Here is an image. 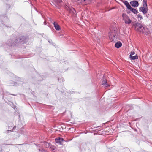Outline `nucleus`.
Returning <instances> with one entry per match:
<instances>
[{"mask_svg":"<svg viewBox=\"0 0 152 152\" xmlns=\"http://www.w3.org/2000/svg\"><path fill=\"white\" fill-rule=\"evenodd\" d=\"M12 95H13V96H15V94H12Z\"/></svg>","mask_w":152,"mask_h":152,"instance_id":"58836bf2","label":"nucleus"},{"mask_svg":"<svg viewBox=\"0 0 152 152\" xmlns=\"http://www.w3.org/2000/svg\"><path fill=\"white\" fill-rule=\"evenodd\" d=\"M149 16V14H147V15H146V16H147V17H148Z\"/></svg>","mask_w":152,"mask_h":152,"instance_id":"72a5a7b5","label":"nucleus"},{"mask_svg":"<svg viewBox=\"0 0 152 152\" xmlns=\"http://www.w3.org/2000/svg\"><path fill=\"white\" fill-rule=\"evenodd\" d=\"M48 20H49V21H50L51 22H52V20L50 18H48Z\"/></svg>","mask_w":152,"mask_h":152,"instance_id":"c85d7f7f","label":"nucleus"},{"mask_svg":"<svg viewBox=\"0 0 152 152\" xmlns=\"http://www.w3.org/2000/svg\"><path fill=\"white\" fill-rule=\"evenodd\" d=\"M12 4H13L15 2V0H12Z\"/></svg>","mask_w":152,"mask_h":152,"instance_id":"c756f323","label":"nucleus"},{"mask_svg":"<svg viewBox=\"0 0 152 152\" xmlns=\"http://www.w3.org/2000/svg\"><path fill=\"white\" fill-rule=\"evenodd\" d=\"M39 80H41V79H39Z\"/></svg>","mask_w":152,"mask_h":152,"instance_id":"a18cd8bd","label":"nucleus"},{"mask_svg":"<svg viewBox=\"0 0 152 152\" xmlns=\"http://www.w3.org/2000/svg\"><path fill=\"white\" fill-rule=\"evenodd\" d=\"M48 41V42L50 44H54L53 42H52V41L51 40H49Z\"/></svg>","mask_w":152,"mask_h":152,"instance_id":"cd10ccee","label":"nucleus"},{"mask_svg":"<svg viewBox=\"0 0 152 152\" xmlns=\"http://www.w3.org/2000/svg\"><path fill=\"white\" fill-rule=\"evenodd\" d=\"M44 25H46V21H45L44 22Z\"/></svg>","mask_w":152,"mask_h":152,"instance_id":"7c9ffc66","label":"nucleus"},{"mask_svg":"<svg viewBox=\"0 0 152 152\" xmlns=\"http://www.w3.org/2000/svg\"><path fill=\"white\" fill-rule=\"evenodd\" d=\"M132 24L133 26H134L135 28L137 27H138L139 28H137V30L138 31H140L142 32H144L143 31V29L145 26H142L141 23L137 22L136 23H134V22H132Z\"/></svg>","mask_w":152,"mask_h":152,"instance_id":"7ed1b4c3","label":"nucleus"},{"mask_svg":"<svg viewBox=\"0 0 152 152\" xmlns=\"http://www.w3.org/2000/svg\"><path fill=\"white\" fill-rule=\"evenodd\" d=\"M143 31H144V32H143V33H145L146 34H148L150 33V31L146 27H145L143 29Z\"/></svg>","mask_w":152,"mask_h":152,"instance_id":"f3484780","label":"nucleus"},{"mask_svg":"<svg viewBox=\"0 0 152 152\" xmlns=\"http://www.w3.org/2000/svg\"><path fill=\"white\" fill-rule=\"evenodd\" d=\"M39 77H41V76H40V75H39Z\"/></svg>","mask_w":152,"mask_h":152,"instance_id":"ea45409f","label":"nucleus"},{"mask_svg":"<svg viewBox=\"0 0 152 152\" xmlns=\"http://www.w3.org/2000/svg\"><path fill=\"white\" fill-rule=\"evenodd\" d=\"M139 10L140 12H142L144 14H145L148 11V7H141L139 8Z\"/></svg>","mask_w":152,"mask_h":152,"instance_id":"6e6552de","label":"nucleus"},{"mask_svg":"<svg viewBox=\"0 0 152 152\" xmlns=\"http://www.w3.org/2000/svg\"><path fill=\"white\" fill-rule=\"evenodd\" d=\"M34 144L38 147H41V144Z\"/></svg>","mask_w":152,"mask_h":152,"instance_id":"b1692460","label":"nucleus"},{"mask_svg":"<svg viewBox=\"0 0 152 152\" xmlns=\"http://www.w3.org/2000/svg\"><path fill=\"white\" fill-rule=\"evenodd\" d=\"M130 12H127V13H130Z\"/></svg>","mask_w":152,"mask_h":152,"instance_id":"4c0bfd02","label":"nucleus"},{"mask_svg":"<svg viewBox=\"0 0 152 152\" xmlns=\"http://www.w3.org/2000/svg\"><path fill=\"white\" fill-rule=\"evenodd\" d=\"M38 150H39V151H40L41 150L39 148V149H38Z\"/></svg>","mask_w":152,"mask_h":152,"instance_id":"c9c22d12","label":"nucleus"},{"mask_svg":"<svg viewBox=\"0 0 152 152\" xmlns=\"http://www.w3.org/2000/svg\"><path fill=\"white\" fill-rule=\"evenodd\" d=\"M130 5L134 7H136L139 5L138 2L136 0H133L130 2Z\"/></svg>","mask_w":152,"mask_h":152,"instance_id":"0eeeda50","label":"nucleus"},{"mask_svg":"<svg viewBox=\"0 0 152 152\" xmlns=\"http://www.w3.org/2000/svg\"><path fill=\"white\" fill-rule=\"evenodd\" d=\"M7 133H9V130H7Z\"/></svg>","mask_w":152,"mask_h":152,"instance_id":"e433bc0d","label":"nucleus"},{"mask_svg":"<svg viewBox=\"0 0 152 152\" xmlns=\"http://www.w3.org/2000/svg\"><path fill=\"white\" fill-rule=\"evenodd\" d=\"M147 0H143V6L144 7H147Z\"/></svg>","mask_w":152,"mask_h":152,"instance_id":"6ab92c4d","label":"nucleus"},{"mask_svg":"<svg viewBox=\"0 0 152 152\" xmlns=\"http://www.w3.org/2000/svg\"><path fill=\"white\" fill-rule=\"evenodd\" d=\"M20 43L19 39H17L15 40L13 42V43L11 45V46H17L19 45V44Z\"/></svg>","mask_w":152,"mask_h":152,"instance_id":"9d476101","label":"nucleus"},{"mask_svg":"<svg viewBox=\"0 0 152 152\" xmlns=\"http://www.w3.org/2000/svg\"><path fill=\"white\" fill-rule=\"evenodd\" d=\"M134 54H135V52L134 51H131L130 53V54L129 55V56L130 57L132 56V55H134Z\"/></svg>","mask_w":152,"mask_h":152,"instance_id":"4be33fe9","label":"nucleus"},{"mask_svg":"<svg viewBox=\"0 0 152 152\" xmlns=\"http://www.w3.org/2000/svg\"><path fill=\"white\" fill-rule=\"evenodd\" d=\"M10 105L12 107V108L16 112V110H17V108L16 106L12 102H10Z\"/></svg>","mask_w":152,"mask_h":152,"instance_id":"2eb2a0df","label":"nucleus"},{"mask_svg":"<svg viewBox=\"0 0 152 152\" xmlns=\"http://www.w3.org/2000/svg\"><path fill=\"white\" fill-rule=\"evenodd\" d=\"M128 17L126 14L123 13L122 15V17L123 18L124 20L126 18Z\"/></svg>","mask_w":152,"mask_h":152,"instance_id":"aec40b11","label":"nucleus"},{"mask_svg":"<svg viewBox=\"0 0 152 152\" xmlns=\"http://www.w3.org/2000/svg\"><path fill=\"white\" fill-rule=\"evenodd\" d=\"M65 7L66 9L72 16H75L76 15V11L73 8H70L67 6H66Z\"/></svg>","mask_w":152,"mask_h":152,"instance_id":"20e7f679","label":"nucleus"},{"mask_svg":"<svg viewBox=\"0 0 152 152\" xmlns=\"http://www.w3.org/2000/svg\"><path fill=\"white\" fill-rule=\"evenodd\" d=\"M122 45V43L120 41H118L115 43V46L117 48H120Z\"/></svg>","mask_w":152,"mask_h":152,"instance_id":"f8f14e48","label":"nucleus"},{"mask_svg":"<svg viewBox=\"0 0 152 152\" xmlns=\"http://www.w3.org/2000/svg\"><path fill=\"white\" fill-rule=\"evenodd\" d=\"M137 17L139 18H140L141 20L142 19V17L140 14H138V15H137Z\"/></svg>","mask_w":152,"mask_h":152,"instance_id":"5701e85b","label":"nucleus"},{"mask_svg":"<svg viewBox=\"0 0 152 152\" xmlns=\"http://www.w3.org/2000/svg\"><path fill=\"white\" fill-rule=\"evenodd\" d=\"M55 2L57 3H59L61 1V0H55Z\"/></svg>","mask_w":152,"mask_h":152,"instance_id":"393cba45","label":"nucleus"},{"mask_svg":"<svg viewBox=\"0 0 152 152\" xmlns=\"http://www.w3.org/2000/svg\"><path fill=\"white\" fill-rule=\"evenodd\" d=\"M64 141V140L63 138L61 137L57 138L55 139L56 142L61 145H63L62 142Z\"/></svg>","mask_w":152,"mask_h":152,"instance_id":"1a4fd4ad","label":"nucleus"},{"mask_svg":"<svg viewBox=\"0 0 152 152\" xmlns=\"http://www.w3.org/2000/svg\"><path fill=\"white\" fill-rule=\"evenodd\" d=\"M16 126H14L12 130H10V132H13V130L15 129H16Z\"/></svg>","mask_w":152,"mask_h":152,"instance_id":"a878e982","label":"nucleus"},{"mask_svg":"<svg viewBox=\"0 0 152 152\" xmlns=\"http://www.w3.org/2000/svg\"><path fill=\"white\" fill-rule=\"evenodd\" d=\"M78 3H80L83 5H86L90 4L91 2V0H76Z\"/></svg>","mask_w":152,"mask_h":152,"instance_id":"39448f33","label":"nucleus"},{"mask_svg":"<svg viewBox=\"0 0 152 152\" xmlns=\"http://www.w3.org/2000/svg\"><path fill=\"white\" fill-rule=\"evenodd\" d=\"M98 127H99V126L96 127V128H97Z\"/></svg>","mask_w":152,"mask_h":152,"instance_id":"79ce46f5","label":"nucleus"},{"mask_svg":"<svg viewBox=\"0 0 152 152\" xmlns=\"http://www.w3.org/2000/svg\"><path fill=\"white\" fill-rule=\"evenodd\" d=\"M43 143L44 146L46 148H48L50 146L51 144L50 142H48L46 141H44Z\"/></svg>","mask_w":152,"mask_h":152,"instance_id":"4468645a","label":"nucleus"},{"mask_svg":"<svg viewBox=\"0 0 152 152\" xmlns=\"http://www.w3.org/2000/svg\"><path fill=\"white\" fill-rule=\"evenodd\" d=\"M124 4L126 7L127 9L131 11L134 14H137L138 13V11L135 9H134L131 7L129 3L126 1L124 2Z\"/></svg>","mask_w":152,"mask_h":152,"instance_id":"f03ea898","label":"nucleus"},{"mask_svg":"<svg viewBox=\"0 0 152 152\" xmlns=\"http://www.w3.org/2000/svg\"><path fill=\"white\" fill-rule=\"evenodd\" d=\"M39 152H48V151H46L44 149H42L40 151H39Z\"/></svg>","mask_w":152,"mask_h":152,"instance_id":"bb28decb","label":"nucleus"},{"mask_svg":"<svg viewBox=\"0 0 152 152\" xmlns=\"http://www.w3.org/2000/svg\"><path fill=\"white\" fill-rule=\"evenodd\" d=\"M18 118L20 120V116L18 115Z\"/></svg>","mask_w":152,"mask_h":152,"instance_id":"f704fd0d","label":"nucleus"},{"mask_svg":"<svg viewBox=\"0 0 152 152\" xmlns=\"http://www.w3.org/2000/svg\"><path fill=\"white\" fill-rule=\"evenodd\" d=\"M114 31H115V30H114Z\"/></svg>","mask_w":152,"mask_h":152,"instance_id":"c03bdc74","label":"nucleus"},{"mask_svg":"<svg viewBox=\"0 0 152 152\" xmlns=\"http://www.w3.org/2000/svg\"><path fill=\"white\" fill-rule=\"evenodd\" d=\"M31 5H32V4H31Z\"/></svg>","mask_w":152,"mask_h":152,"instance_id":"a19ab883","label":"nucleus"},{"mask_svg":"<svg viewBox=\"0 0 152 152\" xmlns=\"http://www.w3.org/2000/svg\"><path fill=\"white\" fill-rule=\"evenodd\" d=\"M53 25L55 29L57 31H59L61 29V28L59 25L55 22L53 23Z\"/></svg>","mask_w":152,"mask_h":152,"instance_id":"9b49d317","label":"nucleus"},{"mask_svg":"<svg viewBox=\"0 0 152 152\" xmlns=\"http://www.w3.org/2000/svg\"><path fill=\"white\" fill-rule=\"evenodd\" d=\"M19 39L21 44L26 43L28 41V37L26 36L20 37Z\"/></svg>","mask_w":152,"mask_h":152,"instance_id":"423d86ee","label":"nucleus"},{"mask_svg":"<svg viewBox=\"0 0 152 152\" xmlns=\"http://www.w3.org/2000/svg\"><path fill=\"white\" fill-rule=\"evenodd\" d=\"M102 80V85H103L104 86V87H107L108 86V85L106 80L105 81L104 80L103 81Z\"/></svg>","mask_w":152,"mask_h":152,"instance_id":"dca6fc26","label":"nucleus"},{"mask_svg":"<svg viewBox=\"0 0 152 152\" xmlns=\"http://www.w3.org/2000/svg\"><path fill=\"white\" fill-rule=\"evenodd\" d=\"M10 77H12L10 80V86H17L23 84L22 82H20V78L17 77L13 73H10Z\"/></svg>","mask_w":152,"mask_h":152,"instance_id":"f257e3e1","label":"nucleus"},{"mask_svg":"<svg viewBox=\"0 0 152 152\" xmlns=\"http://www.w3.org/2000/svg\"><path fill=\"white\" fill-rule=\"evenodd\" d=\"M126 24H129L131 23V20L128 17L124 20Z\"/></svg>","mask_w":152,"mask_h":152,"instance_id":"ddd939ff","label":"nucleus"},{"mask_svg":"<svg viewBox=\"0 0 152 152\" xmlns=\"http://www.w3.org/2000/svg\"><path fill=\"white\" fill-rule=\"evenodd\" d=\"M20 145L21 144H17V145L10 144V145Z\"/></svg>","mask_w":152,"mask_h":152,"instance_id":"2f4dec72","label":"nucleus"},{"mask_svg":"<svg viewBox=\"0 0 152 152\" xmlns=\"http://www.w3.org/2000/svg\"><path fill=\"white\" fill-rule=\"evenodd\" d=\"M49 147H50V149L52 151L55 150L56 148L54 146H52L51 144L50 146Z\"/></svg>","mask_w":152,"mask_h":152,"instance_id":"412c9836","label":"nucleus"},{"mask_svg":"<svg viewBox=\"0 0 152 152\" xmlns=\"http://www.w3.org/2000/svg\"><path fill=\"white\" fill-rule=\"evenodd\" d=\"M58 81H59V78H58Z\"/></svg>","mask_w":152,"mask_h":152,"instance_id":"37998d69","label":"nucleus"},{"mask_svg":"<svg viewBox=\"0 0 152 152\" xmlns=\"http://www.w3.org/2000/svg\"><path fill=\"white\" fill-rule=\"evenodd\" d=\"M130 58H131V60H134L135 59H137L138 58V57L137 55H136L134 56H132L131 57H130Z\"/></svg>","mask_w":152,"mask_h":152,"instance_id":"a211bd4d","label":"nucleus"},{"mask_svg":"<svg viewBox=\"0 0 152 152\" xmlns=\"http://www.w3.org/2000/svg\"><path fill=\"white\" fill-rule=\"evenodd\" d=\"M111 36H113V37H115V34H113V35H111Z\"/></svg>","mask_w":152,"mask_h":152,"instance_id":"473e14b6","label":"nucleus"}]
</instances>
